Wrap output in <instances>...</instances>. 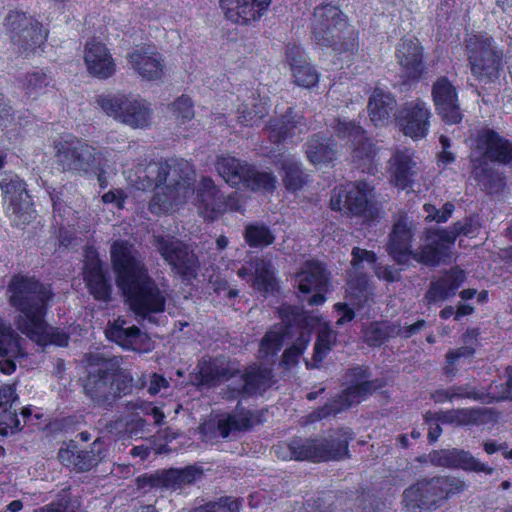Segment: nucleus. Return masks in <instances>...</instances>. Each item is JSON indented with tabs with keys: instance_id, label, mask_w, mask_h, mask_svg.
Here are the masks:
<instances>
[{
	"instance_id": "1",
	"label": "nucleus",
	"mask_w": 512,
	"mask_h": 512,
	"mask_svg": "<svg viewBox=\"0 0 512 512\" xmlns=\"http://www.w3.org/2000/svg\"><path fill=\"white\" fill-rule=\"evenodd\" d=\"M110 254L117 286L138 323H156L155 314L165 311L166 293L149 275L144 259L133 245L125 241H115Z\"/></svg>"
},
{
	"instance_id": "2",
	"label": "nucleus",
	"mask_w": 512,
	"mask_h": 512,
	"mask_svg": "<svg viewBox=\"0 0 512 512\" xmlns=\"http://www.w3.org/2000/svg\"><path fill=\"white\" fill-rule=\"evenodd\" d=\"M135 175L138 189L156 190L148 206L155 215L169 212L195 193L196 173L192 165L184 159L151 161L146 165H139Z\"/></svg>"
},
{
	"instance_id": "3",
	"label": "nucleus",
	"mask_w": 512,
	"mask_h": 512,
	"mask_svg": "<svg viewBox=\"0 0 512 512\" xmlns=\"http://www.w3.org/2000/svg\"><path fill=\"white\" fill-rule=\"evenodd\" d=\"M199 384L208 387L228 382L220 392L227 400L249 398L266 391L272 385V370L267 367L253 366L241 371L236 361L226 357L202 360L199 365Z\"/></svg>"
},
{
	"instance_id": "4",
	"label": "nucleus",
	"mask_w": 512,
	"mask_h": 512,
	"mask_svg": "<svg viewBox=\"0 0 512 512\" xmlns=\"http://www.w3.org/2000/svg\"><path fill=\"white\" fill-rule=\"evenodd\" d=\"M54 148L56 164L62 171L78 175L92 173L102 188L107 187L108 177L116 173L111 150L97 148L78 139L58 141Z\"/></svg>"
},
{
	"instance_id": "5",
	"label": "nucleus",
	"mask_w": 512,
	"mask_h": 512,
	"mask_svg": "<svg viewBox=\"0 0 512 512\" xmlns=\"http://www.w3.org/2000/svg\"><path fill=\"white\" fill-rule=\"evenodd\" d=\"M311 39L320 48H331L336 55L350 59L358 51V33L337 6L323 4L314 8Z\"/></svg>"
},
{
	"instance_id": "6",
	"label": "nucleus",
	"mask_w": 512,
	"mask_h": 512,
	"mask_svg": "<svg viewBox=\"0 0 512 512\" xmlns=\"http://www.w3.org/2000/svg\"><path fill=\"white\" fill-rule=\"evenodd\" d=\"M10 302L24 318L22 332L33 338L45 331L44 315L52 297L49 287L33 277L14 276L8 286Z\"/></svg>"
},
{
	"instance_id": "7",
	"label": "nucleus",
	"mask_w": 512,
	"mask_h": 512,
	"mask_svg": "<svg viewBox=\"0 0 512 512\" xmlns=\"http://www.w3.org/2000/svg\"><path fill=\"white\" fill-rule=\"evenodd\" d=\"M466 483L454 476L424 477L408 486L402 493L405 512H432L446 500L463 492Z\"/></svg>"
},
{
	"instance_id": "8",
	"label": "nucleus",
	"mask_w": 512,
	"mask_h": 512,
	"mask_svg": "<svg viewBox=\"0 0 512 512\" xmlns=\"http://www.w3.org/2000/svg\"><path fill=\"white\" fill-rule=\"evenodd\" d=\"M97 105L109 117L133 129L149 125L151 109L149 104L131 94H102L96 98Z\"/></svg>"
},
{
	"instance_id": "9",
	"label": "nucleus",
	"mask_w": 512,
	"mask_h": 512,
	"mask_svg": "<svg viewBox=\"0 0 512 512\" xmlns=\"http://www.w3.org/2000/svg\"><path fill=\"white\" fill-rule=\"evenodd\" d=\"M3 25L14 48L26 57L46 39V32L41 23L23 11H9Z\"/></svg>"
},
{
	"instance_id": "10",
	"label": "nucleus",
	"mask_w": 512,
	"mask_h": 512,
	"mask_svg": "<svg viewBox=\"0 0 512 512\" xmlns=\"http://www.w3.org/2000/svg\"><path fill=\"white\" fill-rule=\"evenodd\" d=\"M416 225L406 214H399L394 218L391 231L388 234L386 252L393 261L400 266H412L411 260L423 265L418 259L425 247V234L423 243L416 249H412V241L415 235Z\"/></svg>"
},
{
	"instance_id": "11",
	"label": "nucleus",
	"mask_w": 512,
	"mask_h": 512,
	"mask_svg": "<svg viewBox=\"0 0 512 512\" xmlns=\"http://www.w3.org/2000/svg\"><path fill=\"white\" fill-rule=\"evenodd\" d=\"M0 190L7 204V214L15 226L29 224L36 217L26 183L15 173L0 175Z\"/></svg>"
},
{
	"instance_id": "12",
	"label": "nucleus",
	"mask_w": 512,
	"mask_h": 512,
	"mask_svg": "<svg viewBox=\"0 0 512 512\" xmlns=\"http://www.w3.org/2000/svg\"><path fill=\"white\" fill-rule=\"evenodd\" d=\"M463 225V222H456L449 230H425V247L422 253L418 254V259L423 262V265L436 267L444 262L450 256V250L457 236L466 233Z\"/></svg>"
},
{
	"instance_id": "13",
	"label": "nucleus",
	"mask_w": 512,
	"mask_h": 512,
	"mask_svg": "<svg viewBox=\"0 0 512 512\" xmlns=\"http://www.w3.org/2000/svg\"><path fill=\"white\" fill-rule=\"evenodd\" d=\"M470 159L512 166V142L492 129L483 128L476 135Z\"/></svg>"
},
{
	"instance_id": "14",
	"label": "nucleus",
	"mask_w": 512,
	"mask_h": 512,
	"mask_svg": "<svg viewBox=\"0 0 512 512\" xmlns=\"http://www.w3.org/2000/svg\"><path fill=\"white\" fill-rule=\"evenodd\" d=\"M467 47L470 50L472 73L480 78L496 77L502 65L503 52L497 49L494 41L489 37L481 36L474 42L470 39Z\"/></svg>"
},
{
	"instance_id": "15",
	"label": "nucleus",
	"mask_w": 512,
	"mask_h": 512,
	"mask_svg": "<svg viewBox=\"0 0 512 512\" xmlns=\"http://www.w3.org/2000/svg\"><path fill=\"white\" fill-rule=\"evenodd\" d=\"M57 457L61 464L76 473L88 472L96 467L105 457V445L96 439L89 449H80L75 441H69L61 447Z\"/></svg>"
},
{
	"instance_id": "16",
	"label": "nucleus",
	"mask_w": 512,
	"mask_h": 512,
	"mask_svg": "<svg viewBox=\"0 0 512 512\" xmlns=\"http://www.w3.org/2000/svg\"><path fill=\"white\" fill-rule=\"evenodd\" d=\"M152 244L163 259L179 274L187 276L195 272L197 258L180 240L171 236L155 235Z\"/></svg>"
},
{
	"instance_id": "17",
	"label": "nucleus",
	"mask_w": 512,
	"mask_h": 512,
	"mask_svg": "<svg viewBox=\"0 0 512 512\" xmlns=\"http://www.w3.org/2000/svg\"><path fill=\"white\" fill-rule=\"evenodd\" d=\"M202 476V470L189 465L184 468H170L157 470L152 474H145L138 478L139 486L163 490H182L192 485Z\"/></svg>"
},
{
	"instance_id": "18",
	"label": "nucleus",
	"mask_w": 512,
	"mask_h": 512,
	"mask_svg": "<svg viewBox=\"0 0 512 512\" xmlns=\"http://www.w3.org/2000/svg\"><path fill=\"white\" fill-rule=\"evenodd\" d=\"M432 113L421 99L406 103L398 112L397 124L405 136L418 140L426 137Z\"/></svg>"
},
{
	"instance_id": "19",
	"label": "nucleus",
	"mask_w": 512,
	"mask_h": 512,
	"mask_svg": "<svg viewBox=\"0 0 512 512\" xmlns=\"http://www.w3.org/2000/svg\"><path fill=\"white\" fill-rule=\"evenodd\" d=\"M255 422L254 414L237 405L236 412L218 420H209L200 427L204 440L212 441L218 437L227 438L232 432L249 430Z\"/></svg>"
},
{
	"instance_id": "20",
	"label": "nucleus",
	"mask_w": 512,
	"mask_h": 512,
	"mask_svg": "<svg viewBox=\"0 0 512 512\" xmlns=\"http://www.w3.org/2000/svg\"><path fill=\"white\" fill-rule=\"evenodd\" d=\"M432 99L438 115L447 124H458L463 118L456 87L445 76L439 77L432 86Z\"/></svg>"
},
{
	"instance_id": "21",
	"label": "nucleus",
	"mask_w": 512,
	"mask_h": 512,
	"mask_svg": "<svg viewBox=\"0 0 512 512\" xmlns=\"http://www.w3.org/2000/svg\"><path fill=\"white\" fill-rule=\"evenodd\" d=\"M374 189L365 181H356L345 192L346 212L373 221L380 217L381 210L373 201Z\"/></svg>"
},
{
	"instance_id": "22",
	"label": "nucleus",
	"mask_w": 512,
	"mask_h": 512,
	"mask_svg": "<svg viewBox=\"0 0 512 512\" xmlns=\"http://www.w3.org/2000/svg\"><path fill=\"white\" fill-rule=\"evenodd\" d=\"M374 388L372 383H363L359 386L348 387L340 395L328 401L324 406L319 407L306 416V423H314L334 416L354 404H359L371 394Z\"/></svg>"
},
{
	"instance_id": "23",
	"label": "nucleus",
	"mask_w": 512,
	"mask_h": 512,
	"mask_svg": "<svg viewBox=\"0 0 512 512\" xmlns=\"http://www.w3.org/2000/svg\"><path fill=\"white\" fill-rule=\"evenodd\" d=\"M25 339L11 324L0 318V371L10 375L16 369V362L26 357Z\"/></svg>"
},
{
	"instance_id": "24",
	"label": "nucleus",
	"mask_w": 512,
	"mask_h": 512,
	"mask_svg": "<svg viewBox=\"0 0 512 512\" xmlns=\"http://www.w3.org/2000/svg\"><path fill=\"white\" fill-rule=\"evenodd\" d=\"M429 461L432 465L438 467L484 472L486 474H492L493 472V468L480 462L469 451L457 448L434 450L429 453Z\"/></svg>"
},
{
	"instance_id": "25",
	"label": "nucleus",
	"mask_w": 512,
	"mask_h": 512,
	"mask_svg": "<svg viewBox=\"0 0 512 512\" xmlns=\"http://www.w3.org/2000/svg\"><path fill=\"white\" fill-rule=\"evenodd\" d=\"M112 371L98 368L89 372L84 382V392L96 405L111 407L115 402Z\"/></svg>"
},
{
	"instance_id": "26",
	"label": "nucleus",
	"mask_w": 512,
	"mask_h": 512,
	"mask_svg": "<svg viewBox=\"0 0 512 512\" xmlns=\"http://www.w3.org/2000/svg\"><path fill=\"white\" fill-rule=\"evenodd\" d=\"M271 0H220L225 17L237 24L248 25L260 19Z\"/></svg>"
},
{
	"instance_id": "27",
	"label": "nucleus",
	"mask_w": 512,
	"mask_h": 512,
	"mask_svg": "<svg viewBox=\"0 0 512 512\" xmlns=\"http://www.w3.org/2000/svg\"><path fill=\"white\" fill-rule=\"evenodd\" d=\"M389 164L391 181L394 185L401 189L410 187L419 172L413 151L407 148L396 150L392 154Z\"/></svg>"
},
{
	"instance_id": "28",
	"label": "nucleus",
	"mask_w": 512,
	"mask_h": 512,
	"mask_svg": "<svg viewBox=\"0 0 512 512\" xmlns=\"http://www.w3.org/2000/svg\"><path fill=\"white\" fill-rule=\"evenodd\" d=\"M396 58L408 79H419L424 71L423 48L417 39H402L396 49Z\"/></svg>"
},
{
	"instance_id": "29",
	"label": "nucleus",
	"mask_w": 512,
	"mask_h": 512,
	"mask_svg": "<svg viewBox=\"0 0 512 512\" xmlns=\"http://www.w3.org/2000/svg\"><path fill=\"white\" fill-rule=\"evenodd\" d=\"M84 61L89 73L97 78L106 79L115 71L114 60L103 43L89 41L84 51Z\"/></svg>"
},
{
	"instance_id": "30",
	"label": "nucleus",
	"mask_w": 512,
	"mask_h": 512,
	"mask_svg": "<svg viewBox=\"0 0 512 512\" xmlns=\"http://www.w3.org/2000/svg\"><path fill=\"white\" fill-rule=\"evenodd\" d=\"M126 58L129 67L142 79L158 80L163 75V60L158 53L140 48L129 52Z\"/></svg>"
},
{
	"instance_id": "31",
	"label": "nucleus",
	"mask_w": 512,
	"mask_h": 512,
	"mask_svg": "<svg viewBox=\"0 0 512 512\" xmlns=\"http://www.w3.org/2000/svg\"><path fill=\"white\" fill-rule=\"evenodd\" d=\"M465 281V274L461 270H452L435 281H431L424 295L428 306L442 303L456 295L458 289Z\"/></svg>"
},
{
	"instance_id": "32",
	"label": "nucleus",
	"mask_w": 512,
	"mask_h": 512,
	"mask_svg": "<svg viewBox=\"0 0 512 512\" xmlns=\"http://www.w3.org/2000/svg\"><path fill=\"white\" fill-rule=\"evenodd\" d=\"M471 176L482 191L497 194L505 188V177L493 164L478 159H470Z\"/></svg>"
},
{
	"instance_id": "33",
	"label": "nucleus",
	"mask_w": 512,
	"mask_h": 512,
	"mask_svg": "<svg viewBox=\"0 0 512 512\" xmlns=\"http://www.w3.org/2000/svg\"><path fill=\"white\" fill-rule=\"evenodd\" d=\"M199 209H205V218L214 220L225 211V198L209 177H203L196 190Z\"/></svg>"
},
{
	"instance_id": "34",
	"label": "nucleus",
	"mask_w": 512,
	"mask_h": 512,
	"mask_svg": "<svg viewBox=\"0 0 512 512\" xmlns=\"http://www.w3.org/2000/svg\"><path fill=\"white\" fill-rule=\"evenodd\" d=\"M352 440L348 429L340 428L327 437L316 438L320 462L340 460L348 456V444Z\"/></svg>"
},
{
	"instance_id": "35",
	"label": "nucleus",
	"mask_w": 512,
	"mask_h": 512,
	"mask_svg": "<svg viewBox=\"0 0 512 512\" xmlns=\"http://www.w3.org/2000/svg\"><path fill=\"white\" fill-rule=\"evenodd\" d=\"M296 282L302 293L327 291L328 274L326 268L319 261H306L296 274Z\"/></svg>"
},
{
	"instance_id": "36",
	"label": "nucleus",
	"mask_w": 512,
	"mask_h": 512,
	"mask_svg": "<svg viewBox=\"0 0 512 512\" xmlns=\"http://www.w3.org/2000/svg\"><path fill=\"white\" fill-rule=\"evenodd\" d=\"M396 107L394 95L386 89L376 87L368 102L370 120L376 126H383L395 115Z\"/></svg>"
},
{
	"instance_id": "37",
	"label": "nucleus",
	"mask_w": 512,
	"mask_h": 512,
	"mask_svg": "<svg viewBox=\"0 0 512 512\" xmlns=\"http://www.w3.org/2000/svg\"><path fill=\"white\" fill-rule=\"evenodd\" d=\"M492 416L487 408H458L434 414V420L444 424L458 426L480 425L486 423Z\"/></svg>"
},
{
	"instance_id": "38",
	"label": "nucleus",
	"mask_w": 512,
	"mask_h": 512,
	"mask_svg": "<svg viewBox=\"0 0 512 512\" xmlns=\"http://www.w3.org/2000/svg\"><path fill=\"white\" fill-rule=\"evenodd\" d=\"M269 129L271 132L270 138L274 142H279L287 137L307 132L308 125L301 114L288 108L287 112L280 119L270 121Z\"/></svg>"
},
{
	"instance_id": "39",
	"label": "nucleus",
	"mask_w": 512,
	"mask_h": 512,
	"mask_svg": "<svg viewBox=\"0 0 512 512\" xmlns=\"http://www.w3.org/2000/svg\"><path fill=\"white\" fill-rule=\"evenodd\" d=\"M286 56L291 67L294 82L298 86L311 88L318 83L319 75L317 71L303 58L300 48L296 46L288 48Z\"/></svg>"
},
{
	"instance_id": "40",
	"label": "nucleus",
	"mask_w": 512,
	"mask_h": 512,
	"mask_svg": "<svg viewBox=\"0 0 512 512\" xmlns=\"http://www.w3.org/2000/svg\"><path fill=\"white\" fill-rule=\"evenodd\" d=\"M84 281L95 299L101 301H108L110 299L111 285L97 258L90 259L85 264Z\"/></svg>"
},
{
	"instance_id": "41",
	"label": "nucleus",
	"mask_w": 512,
	"mask_h": 512,
	"mask_svg": "<svg viewBox=\"0 0 512 512\" xmlns=\"http://www.w3.org/2000/svg\"><path fill=\"white\" fill-rule=\"evenodd\" d=\"M276 453L283 459L320 462L316 439L294 438L289 443L279 446Z\"/></svg>"
},
{
	"instance_id": "42",
	"label": "nucleus",
	"mask_w": 512,
	"mask_h": 512,
	"mask_svg": "<svg viewBox=\"0 0 512 512\" xmlns=\"http://www.w3.org/2000/svg\"><path fill=\"white\" fill-rule=\"evenodd\" d=\"M214 166L228 185L238 187L243 183L248 164L233 156L222 155L216 158Z\"/></svg>"
},
{
	"instance_id": "43",
	"label": "nucleus",
	"mask_w": 512,
	"mask_h": 512,
	"mask_svg": "<svg viewBox=\"0 0 512 512\" xmlns=\"http://www.w3.org/2000/svg\"><path fill=\"white\" fill-rule=\"evenodd\" d=\"M335 142L330 137L313 135L306 143L308 160L315 164H323L333 160L335 156Z\"/></svg>"
},
{
	"instance_id": "44",
	"label": "nucleus",
	"mask_w": 512,
	"mask_h": 512,
	"mask_svg": "<svg viewBox=\"0 0 512 512\" xmlns=\"http://www.w3.org/2000/svg\"><path fill=\"white\" fill-rule=\"evenodd\" d=\"M351 157L357 169L370 174L374 173L376 150L370 139L362 136L355 140Z\"/></svg>"
},
{
	"instance_id": "45",
	"label": "nucleus",
	"mask_w": 512,
	"mask_h": 512,
	"mask_svg": "<svg viewBox=\"0 0 512 512\" xmlns=\"http://www.w3.org/2000/svg\"><path fill=\"white\" fill-rule=\"evenodd\" d=\"M125 324V320H115L106 330V336L125 349H135L134 346L141 336V331L135 325L125 327Z\"/></svg>"
},
{
	"instance_id": "46",
	"label": "nucleus",
	"mask_w": 512,
	"mask_h": 512,
	"mask_svg": "<svg viewBox=\"0 0 512 512\" xmlns=\"http://www.w3.org/2000/svg\"><path fill=\"white\" fill-rule=\"evenodd\" d=\"M253 267L255 274L253 277V287L262 293L273 292L276 289L277 283L271 262L257 259L254 261Z\"/></svg>"
},
{
	"instance_id": "47",
	"label": "nucleus",
	"mask_w": 512,
	"mask_h": 512,
	"mask_svg": "<svg viewBox=\"0 0 512 512\" xmlns=\"http://www.w3.org/2000/svg\"><path fill=\"white\" fill-rule=\"evenodd\" d=\"M275 183L276 177L272 172L260 171L248 164L242 186L253 191H272L275 188Z\"/></svg>"
},
{
	"instance_id": "48",
	"label": "nucleus",
	"mask_w": 512,
	"mask_h": 512,
	"mask_svg": "<svg viewBox=\"0 0 512 512\" xmlns=\"http://www.w3.org/2000/svg\"><path fill=\"white\" fill-rule=\"evenodd\" d=\"M243 235L246 243L253 248L268 246L275 240L270 228L259 222L246 225Z\"/></svg>"
},
{
	"instance_id": "49",
	"label": "nucleus",
	"mask_w": 512,
	"mask_h": 512,
	"mask_svg": "<svg viewBox=\"0 0 512 512\" xmlns=\"http://www.w3.org/2000/svg\"><path fill=\"white\" fill-rule=\"evenodd\" d=\"M52 83V77L43 69L28 72L22 80L23 89L29 98H36Z\"/></svg>"
},
{
	"instance_id": "50",
	"label": "nucleus",
	"mask_w": 512,
	"mask_h": 512,
	"mask_svg": "<svg viewBox=\"0 0 512 512\" xmlns=\"http://www.w3.org/2000/svg\"><path fill=\"white\" fill-rule=\"evenodd\" d=\"M282 169L284 171L283 181L287 189L296 191L300 189L304 182V174L301 170V164L294 157L288 156L282 160Z\"/></svg>"
},
{
	"instance_id": "51",
	"label": "nucleus",
	"mask_w": 512,
	"mask_h": 512,
	"mask_svg": "<svg viewBox=\"0 0 512 512\" xmlns=\"http://www.w3.org/2000/svg\"><path fill=\"white\" fill-rule=\"evenodd\" d=\"M78 506L77 500L71 497L69 489H62L56 500L35 509L34 512H77Z\"/></svg>"
},
{
	"instance_id": "52",
	"label": "nucleus",
	"mask_w": 512,
	"mask_h": 512,
	"mask_svg": "<svg viewBox=\"0 0 512 512\" xmlns=\"http://www.w3.org/2000/svg\"><path fill=\"white\" fill-rule=\"evenodd\" d=\"M285 329L278 327L268 331L260 343L259 353L261 357L274 356L283 346Z\"/></svg>"
},
{
	"instance_id": "53",
	"label": "nucleus",
	"mask_w": 512,
	"mask_h": 512,
	"mask_svg": "<svg viewBox=\"0 0 512 512\" xmlns=\"http://www.w3.org/2000/svg\"><path fill=\"white\" fill-rule=\"evenodd\" d=\"M240 503L231 497H222L218 501L209 502L192 509L190 512H239Z\"/></svg>"
},
{
	"instance_id": "54",
	"label": "nucleus",
	"mask_w": 512,
	"mask_h": 512,
	"mask_svg": "<svg viewBox=\"0 0 512 512\" xmlns=\"http://www.w3.org/2000/svg\"><path fill=\"white\" fill-rule=\"evenodd\" d=\"M451 387L453 391L452 397H454V399L468 398L483 403H491L495 400L494 397H490L489 393L478 391L470 384L453 385Z\"/></svg>"
},
{
	"instance_id": "55",
	"label": "nucleus",
	"mask_w": 512,
	"mask_h": 512,
	"mask_svg": "<svg viewBox=\"0 0 512 512\" xmlns=\"http://www.w3.org/2000/svg\"><path fill=\"white\" fill-rule=\"evenodd\" d=\"M474 353V348L470 346H462L458 349L448 351L446 354V365L443 368L444 373L449 377H455L457 374V368L454 365L455 362L460 358L472 357Z\"/></svg>"
},
{
	"instance_id": "56",
	"label": "nucleus",
	"mask_w": 512,
	"mask_h": 512,
	"mask_svg": "<svg viewBox=\"0 0 512 512\" xmlns=\"http://www.w3.org/2000/svg\"><path fill=\"white\" fill-rule=\"evenodd\" d=\"M336 341V333L328 328L323 329L314 346V360L321 361Z\"/></svg>"
},
{
	"instance_id": "57",
	"label": "nucleus",
	"mask_w": 512,
	"mask_h": 512,
	"mask_svg": "<svg viewBox=\"0 0 512 512\" xmlns=\"http://www.w3.org/2000/svg\"><path fill=\"white\" fill-rule=\"evenodd\" d=\"M309 342L308 333L301 332L300 337L291 347L287 348L283 353V362L286 365H293L297 363L299 356L305 350Z\"/></svg>"
},
{
	"instance_id": "58",
	"label": "nucleus",
	"mask_w": 512,
	"mask_h": 512,
	"mask_svg": "<svg viewBox=\"0 0 512 512\" xmlns=\"http://www.w3.org/2000/svg\"><path fill=\"white\" fill-rule=\"evenodd\" d=\"M347 377L349 379V382L351 383L349 387L359 386L362 385L363 383H372L374 385V388L371 390V393L382 387L381 381L368 380V378L370 377L368 368H364L361 366L354 367L348 371Z\"/></svg>"
},
{
	"instance_id": "59",
	"label": "nucleus",
	"mask_w": 512,
	"mask_h": 512,
	"mask_svg": "<svg viewBox=\"0 0 512 512\" xmlns=\"http://www.w3.org/2000/svg\"><path fill=\"white\" fill-rule=\"evenodd\" d=\"M112 378L115 401L131 392L133 377L128 372L120 371L118 373H114L112 371Z\"/></svg>"
},
{
	"instance_id": "60",
	"label": "nucleus",
	"mask_w": 512,
	"mask_h": 512,
	"mask_svg": "<svg viewBox=\"0 0 512 512\" xmlns=\"http://www.w3.org/2000/svg\"><path fill=\"white\" fill-rule=\"evenodd\" d=\"M172 109L177 119H180L182 122L188 121L194 116L191 99L187 96H181L176 99L172 104Z\"/></svg>"
},
{
	"instance_id": "61",
	"label": "nucleus",
	"mask_w": 512,
	"mask_h": 512,
	"mask_svg": "<svg viewBox=\"0 0 512 512\" xmlns=\"http://www.w3.org/2000/svg\"><path fill=\"white\" fill-rule=\"evenodd\" d=\"M424 210L427 213L426 219L436 221L438 223L446 222L451 216L454 205L451 203H445L441 209H437L432 204H425Z\"/></svg>"
},
{
	"instance_id": "62",
	"label": "nucleus",
	"mask_w": 512,
	"mask_h": 512,
	"mask_svg": "<svg viewBox=\"0 0 512 512\" xmlns=\"http://www.w3.org/2000/svg\"><path fill=\"white\" fill-rule=\"evenodd\" d=\"M364 341L371 347H379L385 341V335L381 323H372L363 331Z\"/></svg>"
},
{
	"instance_id": "63",
	"label": "nucleus",
	"mask_w": 512,
	"mask_h": 512,
	"mask_svg": "<svg viewBox=\"0 0 512 512\" xmlns=\"http://www.w3.org/2000/svg\"><path fill=\"white\" fill-rule=\"evenodd\" d=\"M285 317L287 318L288 326L296 325L306 327L311 324V318L306 315L302 308L296 306H289L283 309Z\"/></svg>"
},
{
	"instance_id": "64",
	"label": "nucleus",
	"mask_w": 512,
	"mask_h": 512,
	"mask_svg": "<svg viewBox=\"0 0 512 512\" xmlns=\"http://www.w3.org/2000/svg\"><path fill=\"white\" fill-rule=\"evenodd\" d=\"M348 285L352 290H357L364 300L367 299L368 279L362 270L355 272V270L351 268L349 271Z\"/></svg>"
}]
</instances>
